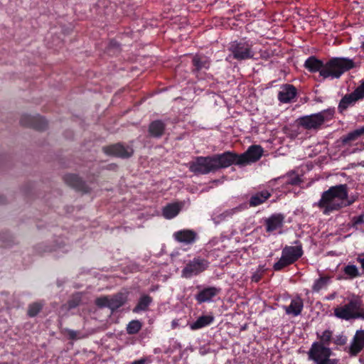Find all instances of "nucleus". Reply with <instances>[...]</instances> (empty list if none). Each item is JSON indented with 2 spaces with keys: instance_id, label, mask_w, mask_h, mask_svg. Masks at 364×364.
<instances>
[{
  "instance_id": "nucleus-41",
  "label": "nucleus",
  "mask_w": 364,
  "mask_h": 364,
  "mask_svg": "<svg viewBox=\"0 0 364 364\" xmlns=\"http://www.w3.org/2000/svg\"><path fill=\"white\" fill-rule=\"evenodd\" d=\"M80 299L78 298H73L72 299L68 301V306L70 309H73L77 307L80 304Z\"/></svg>"
},
{
  "instance_id": "nucleus-18",
  "label": "nucleus",
  "mask_w": 364,
  "mask_h": 364,
  "mask_svg": "<svg viewBox=\"0 0 364 364\" xmlns=\"http://www.w3.org/2000/svg\"><path fill=\"white\" fill-rule=\"evenodd\" d=\"M360 100H362L354 92L345 95L338 103V112L343 114L348 108L354 107L357 102Z\"/></svg>"
},
{
  "instance_id": "nucleus-7",
  "label": "nucleus",
  "mask_w": 364,
  "mask_h": 364,
  "mask_svg": "<svg viewBox=\"0 0 364 364\" xmlns=\"http://www.w3.org/2000/svg\"><path fill=\"white\" fill-rule=\"evenodd\" d=\"M334 111L331 109L306 115L297 119L298 124L306 129H317L326 122L332 119Z\"/></svg>"
},
{
  "instance_id": "nucleus-38",
  "label": "nucleus",
  "mask_w": 364,
  "mask_h": 364,
  "mask_svg": "<svg viewBox=\"0 0 364 364\" xmlns=\"http://www.w3.org/2000/svg\"><path fill=\"white\" fill-rule=\"evenodd\" d=\"M361 100L364 99V77L360 81V85L353 91Z\"/></svg>"
},
{
  "instance_id": "nucleus-50",
  "label": "nucleus",
  "mask_w": 364,
  "mask_h": 364,
  "mask_svg": "<svg viewBox=\"0 0 364 364\" xmlns=\"http://www.w3.org/2000/svg\"><path fill=\"white\" fill-rule=\"evenodd\" d=\"M6 203V198L3 196L0 195V204H4Z\"/></svg>"
},
{
  "instance_id": "nucleus-8",
  "label": "nucleus",
  "mask_w": 364,
  "mask_h": 364,
  "mask_svg": "<svg viewBox=\"0 0 364 364\" xmlns=\"http://www.w3.org/2000/svg\"><path fill=\"white\" fill-rule=\"evenodd\" d=\"M210 266V262L201 257H195L190 260L181 271V276L190 279L205 272Z\"/></svg>"
},
{
  "instance_id": "nucleus-40",
  "label": "nucleus",
  "mask_w": 364,
  "mask_h": 364,
  "mask_svg": "<svg viewBox=\"0 0 364 364\" xmlns=\"http://www.w3.org/2000/svg\"><path fill=\"white\" fill-rule=\"evenodd\" d=\"M240 210V207H237L235 208H232V209H230V210H225L222 214V215H223L224 218L231 217L234 213H235L237 212H239Z\"/></svg>"
},
{
  "instance_id": "nucleus-31",
  "label": "nucleus",
  "mask_w": 364,
  "mask_h": 364,
  "mask_svg": "<svg viewBox=\"0 0 364 364\" xmlns=\"http://www.w3.org/2000/svg\"><path fill=\"white\" fill-rule=\"evenodd\" d=\"M343 271L346 276L344 277L346 279H353L361 276L358 267L355 264H348L345 266Z\"/></svg>"
},
{
  "instance_id": "nucleus-36",
  "label": "nucleus",
  "mask_w": 364,
  "mask_h": 364,
  "mask_svg": "<svg viewBox=\"0 0 364 364\" xmlns=\"http://www.w3.org/2000/svg\"><path fill=\"white\" fill-rule=\"evenodd\" d=\"M109 298L108 296H101L95 299V304L99 308H109Z\"/></svg>"
},
{
  "instance_id": "nucleus-25",
  "label": "nucleus",
  "mask_w": 364,
  "mask_h": 364,
  "mask_svg": "<svg viewBox=\"0 0 364 364\" xmlns=\"http://www.w3.org/2000/svg\"><path fill=\"white\" fill-rule=\"evenodd\" d=\"M213 315H203L198 317L196 321L190 324V328L193 331L198 330L210 325L214 321Z\"/></svg>"
},
{
  "instance_id": "nucleus-43",
  "label": "nucleus",
  "mask_w": 364,
  "mask_h": 364,
  "mask_svg": "<svg viewBox=\"0 0 364 364\" xmlns=\"http://www.w3.org/2000/svg\"><path fill=\"white\" fill-rule=\"evenodd\" d=\"M262 278V274L259 272H255L252 276L251 277V281L252 282L257 283L259 282Z\"/></svg>"
},
{
  "instance_id": "nucleus-49",
  "label": "nucleus",
  "mask_w": 364,
  "mask_h": 364,
  "mask_svg": "<svg viewBox=\"0 0 364 364\" xmlns=\"http://www.w3.org/2000/svg\"><path fill=\"white\" fill-rule=\"evenodd\" d=\"M145 363H146V360L144 358H141V359H139L137 360H134L131 364H145Z\"/></svg>"
},
{
  "instance_id": "nucleus-2",
  "label": "nucleus",
  "mask_w": 364,
  "mask_h": 364,
  "mask_svg": "<svg viewBox=\"0 0 364 364\" xmlns=\"http://www.w3.org/2000/svg\"><path fill=\"white\" fill-rule=\"evenodd\" d=\"M189 171L195 175H206L230 166L226 151L207 156H196L188 164Z\"/></svg>"
},
{
  "instance_id": "nucleus-20",
  "label": "nucleus",
  "mask_w": 364,
  "mask_h": 364,
  "mask_svg": "<svg viewBox=\"0 0 364 364\" xmlns=\"http://www.w3.org/2000/svg\"><path fill=\"white\" fill-rule=\"evenodd\" d=\"M296 87L290 84H285L278 93V100L282 103H289L296 96Z\"/></svg>"
},
{
  "instance_id": "nucleus-39",
  "label": "nucleus",
  "mask_w": 364,
  "mask_h": 364,
  "mask_svg": "<svg viewBox=\"0 0 364 364\" xmlns=\"http://www.w3.org/2000/svg\"><path fill=\"white\" fill-rule=\"evenodd\" d=\"M301 182L300 177L297 175L290 176L287 178L285 183L288 185H299Z\"/></svg>"
},
{
  "instance_id": "nucleus-9",
  "label": "nucleus",
  "mask_w": 364,
  "mask_h": 364,
  "mask_svg": "<svg viewBox=\"0 0 364 364\" xmlns=\"http://www.w3.org/2000/svg\"><path fill=\"white\" fill-rule=\"evenodd\" d=\"M362 301L359 299H352L343 306H337L334 309V315L341 319L349 321L355 319L357 310H360Z\"/></svg>"
},
{
  "instance_id": "nucleus-46",
  "label": "nucleus",
  "mask_w": 364,
  "mask_h": 364,
  "mask_svg": "<svg viewBox=\"0 0 364 364\" xmlns=\"http://www.w3.org/2000/svg\"><path fill=\"white\" fill-rule=\"evenodd\" d=\"M356 260L360 264L361 268L364 273V253L358 255V256L356 258Z\"/></svg>"
},
{
  "instance_id": "nucleus-3",
  "label": "nucleus",
  "mask_w": 364,
  "mask_h": 364,
  "mask_svg": "<svg viewBox=\"0 0 364 364\" xmlns=\"http://www.w3.org/2000/svg\"><path fill=\"white\" fill-rule=\"evenodd\" d=\"M355 67V62L348 58L333 57L325 63L324 69L321 70L323 79H338L346 72Z\"/></svg>"
},
{
  "instance_id": "nucleus-26",
  "label": "nucleus",
  "mask_w": 364,
  "mask_h": 364,
  "mask_svg": "<svg viewBox=\"0 0 364 364\" xmlns=\"http://www.w3.org/2000/svg\"><path fill=\"white\" fill-rule=\"evenodd\" d=\"M364 134L363 127L356 129L341 138L343 146L350 145L353 141H356L360 136Z\"/></svg>"
},
{
  "instance_id": "nucleus-13",
  "label": "nucleus",
  "mask_w": 364,
  "mask_h": 364,
  "mask_svg": "<svg viewBox=\"0 0 364 364\" xmlns=\"http://www.w3.org/2000/svg\"><path fill=\"white\" fill-rule=\"evenodd\" d=\"M364 348V330H357L346 351L350 357H356Z\"/></svg>"
},
{
  "instance_id": "nucleus-32",
  "label": "nucleus",
  "mask_w": 364,
  "mask_h": 364,
  "mask_svg": "<svg viewBox=\"0 0 364 364\" xmlns=\"http://www.w3.org/2000/svg\"><path fill=\"white\" fill-rule=\"evenodd\" d=\"M317 337L319 339V341H316L317 343H322V346L329 347L331 342L333 341V331L326 329L323 331L321 335L317 333Z\"/></svg>"
},
{
  "instance_id": "nucleus-44",
  "label": "nucleus",
  "mask_w": 364,
  "mask_h": 364,
  "mask_svg": "<svg viewBox=\"0 0 364 364\" xmlns=\"http://www.w3.org/2000/svg\"><path fill=\"white\" fill-rule=\"evenodd\" d=\"M318 364H341L338 359L337 358H331L329 360H323L319 362Z\"/></svg>"
},
{
  "instance_id": "nucleus-17",
  "label": "nucleus",
  "mask_w": 364,
  "mask_h": 364,
  "mask_svg": "<svg viewBox=\"0 0 364 364\" xmlns=\"http://www.w3.org/2000/svg\"><path fill=\"white\" fill-rule=\"evenodd\" d=\"M284 221V216L282 213H274L264 220V225L267 232H272L279 228H282Z\"/></svg>"
},
{
  "instance_id": "nucleus-11",
  "label": "nucleus",
  "mask_w": 364,
  "mask_h": 364,
  "mask_svg": "<svg viewBox=\"0 0 364 364\" xmlns=\"http://www.w3.org/2000/svg\"><path fill=\"white\" fill-rule=\"evenodd\" d=\"M102 151L107 156L121 159H129L134 154L132 146H125L120 142L103 146Z\"/></svg>"
},
{
  "instance_id": "nucleus-52",
  "label": "nucleus",
  "mask_w": 364,
  "mask_h": 364,
  "mask_svg": "<svg viewBox=\"0 0 364 364\" xmlns=\"http://www.w3.org/2000/svg\"><path fill=\"white\" fill-rule=\"evenodd\" d=\"M0 364H9L7 362H2Z\"/></svg>"
},
{
  "instance_id": "nucleus-29",
  "label": "nucleus",
  "mask_w": 364,
  "mask_h": 364,
  "mask_svg": "<svg viewBox=\"0 0 364 364\" xmlns=\"http://www.w3.org/2000/svg\"><path fill=\"white\" fill-rule=\"evenodd\" d=\"M181 207L177 203H170L163 209V215L166 219L175 218L180 212Z\"/></svg>"
},
{
  "instance_id": "nucleus-4",
  "label": "nucleus",
  "mask_w": 364,
  "mask_h": 364,
  "mask_svg": "<svg viewBox=\"0 0 364 364\" xmlns=\"http://www.w3.org/2000/svg\"><path fill=\"white\" fill-rule=\"evenodd\" d=\"M263 152V148L260 145H251L243 154H238L230 151H227L226 154L230 166L233 164L245 166L257 162L262 156Z\"/></svg>"
},
{
  "instance_id": "nucleus-35",
  "label": "nucleus",
  "mask_w": 364,
  "mask_h": 364,
  "mask_svg": "<svg viewBox=\"0 0 364 364\" xmlns=\"http://www.w3.org/2000/svg\"><path fill=\"white\" fill-rule=\"evenodd\" d=\"M364 223V214L354 216L350 220V226L355 230H361L360 225Z\"/></svg>"
},
{
  "instance_id": "nucleus-14",
  "label": "nucleus",
  "mask_w": 364,
  "mask_h": 364,
  "mask_svg": "<svg viewBox=\"0 0 364 364\" xmlns=\"http://www.w3.org/2000/svg\"><path fill=\"white\" fill-rule=\"evenodd\" d=\"M65 183L76 190L83 193H90L91 188L90 186L77 175L74 173L66 174L63 177Z\"/></svg>"
},
{
  "instance_id": "nucleus-45",
  "label": "nucleus",
  "mask_w": 364,
  "mask_h": 364,
  "mask_svg": "<svg viewBox=\"0 0 364 364\" xmlns=\"http://www.w3.org/2000/svg\"><path fill=\"white\" fill-rule=\"evenodd\" d=\"M356 199H357V198L354 197V196L350 197V198H348L347 200H343L344 207H348V206L351 205L356 200Z\"/></svg>"
},
{
  "instance_id": "nucleus-10",
  "label": "nucleus",
  "mask_w": 364,
  "mask_h": 364,
  "mask_svg": "<svg viewBox=\"0 0 364 364\" xmlns=\"http://www.w3.org/2000/svg\"><path fill=\"white\" fill-rule=\"evenodd\" d=\"M332 353L329 347L322 346V343H320L314 342L308 351V357L315 364H318L323 360L331 359Z\"/></svg>"
},
{
  "instance_id": "nucleus-24",
  "label": "nucleus",
  "mask_w": 364,
  "mask_h": 364,
  "mask_svg": "<svg viewBox=\"0 0 364 364\" xmlns=\"http://www.w3.org/2000/svg\"><path fill=\"white\" fill-rule=\"evenodd\" d=\"M271 193L267 191H261L255 194H253L250 200L249 204L250 207H256L262 203H264L267 200H268L271 197Z\"/></svg>"
},
{
  "instance_id": "nucleus-47",
  "label": "nucleus",
  "mask_w": 364,
  "mask_h": 364,
  "mask_svg": "<svg viewBox=\"0 0 364 364\" xmlns=\"http://www.w3.org/2000/svg\"><path fill=\"white\" fill-rule=\"evenodd\" d=\"M0 240L3 242L4 247H6L10 246V241L6 240V237L4 236V234H0Z\"/></svg>"
},
{
  "instance_id": "nucleus-12",
  "label": "nucleus",
  "mask_w": 364,
  "mask_h": 364,
  "mask_svg": "<svg viewBox=\"0 0 364 364\" xmlns=\"http://www.w3.org/2000/svg\"><path fill=\"white\" fill-rule=\"evenodd\" d=\"M20 124L24 127L32 128L38 131H44L48 127L46 119L38 114L36 116L23 114L20 119Z\"/></svg>"
},
{
  "instance_id": "nucleus-22",
  "label": "nucleus",
  "mask_w": 364,
  "mask_h": 364,
  "mask_svg": "<svg viewBox=\"0 0 364 364\" xmlns=\"http://www.w3.org/2000/svg\"><path fill=\"white\" fill-rule=\"evenodd\" d=\"M304 308V301L300 296L291 299L289 306H284L285 312L288 315L297 316L301 314Z\"/></svg>"
},
{
  "instance_id": "nucleus-1",
  "label": "nucleus",
  "mask_w": 364,
  "mask_h": 364,
  "mask_svg": "<svg viewBox=\"0 0 364 364\" xmlns=\"http://www.w3.org/2000/svg\"><path fill=\"white\" fill-rule=\"evenodd\" d=\"M347 199V184L336 185L323 191L320 200L314 204V206L318 207L324 215H328L344 208L343 200Z\"/></svg>"
},
{
  "instance_id": "nucleus-16",
  "label": "nucleus",
  "mask_w": 364,
  "mask_h": 364,
  "mask_svg": "<svg viewBox=\"0 0 364 364\" xmlns=\"http://www.w3.org/2000/svg\"><path fill=\"white\" fill-rule=\"evenodd\" d=\"M173 237L178 242L185 245H192L196 241L198 235L193 230L183 229L175 232L173 235Z\"/></svg>"
},
{
  "instance_id": "nucleus-6",
  "label": "nucleus",
  "mask_w": 364,
  "mask_h": 364,
  "mask_svg": "<svg viewBox=\"0 0 364 364\" xmlns=\"http://www.w3.org/2000/svg\"><path fill=\"white\" fill-rule=\"evenodd\" d=\"M253 43L247 38H242L232 41L228 46L232 58L238 61L254 58L255 51L252 49Z\"/></svg>"
},
{
  "instance_id": "nucleus-30",
  "label": "nucleus",
  "mask_w": 364,
  "mask_h": 364,
  "mask_svg": "<svg viewBox=\"0 0 364 364\" xmlns=\"http://www.w3.org/2000/svg\"><path fill=\"white\" fill-rule=\"evenodd\" d=\"M331 277L330 276H321L318 279L314 281L312 286V291L314 292H318L321 289H325L331 282Z\"/></svg>"
},
{
  "instance_id": "nucleus-34",
  "label": "nucleus",
  "mask_w": 364,
  "mask_h": 364,
  "mask_svg": "<svg viewBox=\"0 0 364 364\" xmlns=\"http://www.w3.org/2000/svg\"><path fill=\"white\" fill-rule=\"evenodd\" d=\"M141 323L139 320H133L128 323L127 332L129 335L136 334L141 330Z\"/></svg>"
},
{
  "instance_id": "nucleus-28",
  "label": "nucleus",
  "mask_w": 364,
  "mask_h": 364,
  "mask_svg": "<svg viewBox=\"0 0 364 364\" xmlns=\"http://www.w3.org/2000/svg\"><path fill=\"white\" fill-rule=\"evenodd\" d=\"M127 301V297L122 293H118L109 298V309L112 311H116L122 306Z\"/></svg>"
},
{
  "instance_id": "nucleus-33",
  "label": "nucleus",
  "mask_w": 364,
  "mask_h": 364,
  "mask_svg": "<svg viewBox=\"0 0 364 364\" xmlns=\"http://www.w3.org/2000/svg\"><path fill=\"white\" fill-rule=\"evenodd\" d=\"M43 304L41 302H33L28 305L27 314L29 317L36 316L43 309Z\"/></svg>"
},
{
  "instance_id": "nucleus-48",
  "label": "nucleus",
  "mask_w": 364,
  "mask_h": 364,
  "mask_svg": "<svg viewBox=\"0 0 364 364\" xmlns=\"http://www.w3.org/2000/svg\"><path fill=\"white\" fill-rule=\"evenodd\" d=\"M356 318H362L364 319V311L360 308V310H357V313L355 314V319Z\"/></svg>"
},
{
  "instance_id": "nucleus-42",
  "label": "nucleus",
  "mask_w": 364,
  "mask_h": 364,
  "mask_svg": "<svg viewBox=\"0 0 364 364\" xmlns=\"http://www.w3.org/2000/svg\"><path fill=\"white\" fill-rule=\"evenodd\" d=\"M66 332L68 333L69 339L76 340L78 338H77V333H78L77 331H75L71 330V329H68V330H66Z\"/></svg>"
},
{
  "instance_id": "nucleus-5",
  "label": "nucleus",
  "mask_w": 364,
  "mask_h": 364,
  "mask_svg": "<svg viewBox=\"0 0 364 364\" xmlns=\"http://www.w3.org/2000/svg\"><path fill=\"white\" fill-rule=\"evenodd\" d=\"M294 244L295 246L286 245L283 247L280 259L273 265L274 271H282L285 267L295 263L302 257L304 251L301 243L299 240H296Z\"/></svg>"
},
{
  "instance_id": "nucleus-51",
  "label": "nucleus",
  "mask_w": 364,
  "mask_h": 364,
  "mask_svg": "<svg viewBox=\"0 0 364 364\" xmlns=\"http://www.w3.org/2000/svg\"><path fill=\"white\" fill-rule=\"evenodd\" d=\"M360 48L363 50H364V42L361 44Z\"/></svg>"
},
{
  "instance_id": "nucleus-37",
  "label": "nucleus",
  "mask_w": 364,
  "mask_h": 364,
  "mask_svg": "<svg viewBox=\"0 0 364 364\" xmlns=\"http://www.w3.org/2000/svg\"><path fill=\"white\" fill-rule=\"evenodd\" d=\"M347 341H348L347 336L343 334H339V335L336 336L334 338H333V342L336 346H344L345 344H346Z\"/></svg>"
},
{
  "instance_id": "nucleus-15",
  "label": "nucleus",
  "mask_w": 364,
  "mask_h": 364,
  "mask_svg": "<svg viewBox=\"0 0 364 364\" xmlns=\"http://www.w3.org/2000/svg\"><path fill=\"white\" fill-rule=\"evenodd\" d=\"M192 69L191 72L198 79L202 78L200 77L201 72L207 70L210 68V60L205 56L202 55H196L192 59Z\"/></svg>"
},
{
  "instance_id": "nucleus-21",
  "label": "nucleus",
  "mask_w": 364,
  "mask_h": 364,
  "mask_svg": "<svg viewBox=\"0 0 364 364\" xmlns=\"http://www.w3.org/2000/svg\"><path fill=\"white\" fill-rule=\"evenodd\" d=\"M166 124L161 119L152 121L148 127V132L151 137L159 139L165 133Z\"/></svg>"
},
{
  "instance_id": "nucleus-19",
  "label": "nucleus",
  "mask_w": 364,
  "mask_h": 364,
  "mask_svg": "<svg viewBox=\"0 0 364 364\" xmlns=\"http://www.w3.org/2000/svg\"><path fill=\"white\" fill-rule=\"evenodd\" d=\"M220 291V289L215 287H205L200 291L195 296L198 304L209 302L216 296Z\"/></svg>"
},
{
  "instance_id": "nucleus-27",
  "label": "nucleus",
  "mask_w": 364,
  "mask_h": 364,
  "mask_svg": "<svg viewBox=\"0 0 364 364\" xmlns=\"http://www.w3.org/2000/svg\"><path fill=\"white\" fill-rule=\"evenodd\" d=\"M153 302V298L148 294H142L133 309V312L139 313L147 311L150 304Z\"/></svg>"
},
{
  "instance_id": "nucleus-53",
  "label": "nucleus",
  "mask_w": 364,
  "mask_h": 364,
  "mask_svg": "<svg viewBox=\"0 0 364 364\" xmlns=\"http://www.w3.org/2000/svg\"><path fill=\"white\" fill-rule=\"evenodd\" d=\"M363 129H364V126H363Z\"/></svg>"
},
{
  "instance_id": "nucleus-23",
  "label": "nucleus",
  "mask_w": 364,
  "mask_h": 364,
  "mask_svg": "<svg viewBox=\"0 0 364 364\" xmlns=\"http://www.w3.org/2000/svg\"><path fill=\"white\" fill-rule=\"evenodd\" d=\"M325 63L316 56L311 55L304 62V68L310 73H314L319 72L321 76V70L324 69Z\"/></svg>"
}]
</instances>
